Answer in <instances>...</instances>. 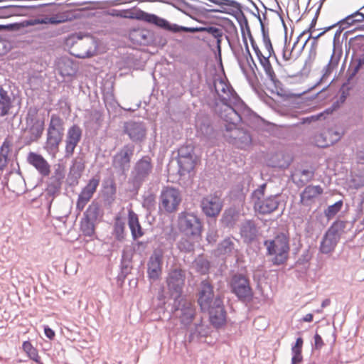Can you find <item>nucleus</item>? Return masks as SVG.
<instances>
[{"label": "nucleus", "instance_id": "f257e3e1", "mask_svg": "<svg viewBox=\"0 0 364 364\" xmlns=\"http://www.w3.org/2000/svg\"><path fill=\"white\" fill-rule=\"evenodd\" d=\"M214 87L218 95L213 107L214 112L225 124V129L230 132L229 142L238 149H246L252 144V136L237 125L244 120L245 113L250 112L243 101L232 86L223 80L215 81Z\"/></svg>", "mask_w": 364, "mask_h": 364}, {"label": "nucleus", "instance_id": "f03ea898", "mask_svg": "<svg viewBox=\"0 0 364 364\" xmlns=\"http://www.w3.org/2000/svg\"><path fill=\"white\" fill-rule=\"evenodd\" d=\"M215 5V8L205 9V16L208 18L215 19L226 23H248L250 16L255 18L259 23H284L280 14L272 9L266 10L262 14L256 15L246 9L242 10L240 4L233 0H209Z\"/></svg>", "mask_w": 364, "mask_h": 364}, {"label": "nucleus", "instance_id": "7ed1b4c3", "mask_svg": "<svg viewBox=\"0 0 364 364\" xmlns=\"http://www.w3.org/2000/svg\"><path fill=\"white\" fill-rule=\"evenodd\" d=\"M198 303L202 311L208 313L215 327H220L225 323L226 311L223 300L220 296H215L213 287L208 280L201 282Z\"/></svg>", "mask_w": 364, "mask_h": 364}, {"label": "nucleus", "instance_id": "20e7f679", "mask_svg": "<svg viewBox=\"0 0 364 364\" xmlns=\"http://www.w3.org/2000/svg\"><path fill=\"white\" fill-rule=\"evenodd\" d=\"M267 257L274 266L284 264L288 259L290 251L289 237L284 232L277 233L273 238L264 241Z\"/></svg>", "mask_w": 364, "mask_h": 364}, {"label": "nucleus", "instance_id": "39448f33", "mask_svg": "<svg viewBox=\"0 0 364 364\" xmlns=\"http://www.w3.org/2000/svg\"><path fill=\"white\" fill-rule=\"evenodd\" d=\"M65 43L70 47L71 55L78 58H90L97 51V43L94 37L81 32L75 33L69 36Z\"/></svg>", "mask_w": 364, "mask_h": 364}, {"label": "nucleus", "instance_id": "423d86ee", "mask_svg": "<svg viewBox=\"0 0 364 364\" xmlns=\"http://www.w3.org/2000/svg\"><path fill=\"white\" fill-rule=\"evenodd\" d=\"M152 159L146 155L138 159L133 166L128 183L132 191L137 192L144 183L149 180L154 172Z\"/></svg>", "mask_w": 364, "mask_h": 364}, {"label": "nucleus", "instance_id": "0eeeda50", "mask_svg": "<svg viewBox=\"0 0 364 364\" xmlns=\"http://www.w3.org/2000/svg\"><path fill=\"white\" fill-rule=\"evenodd\" d=\"M63 134V120L58 115L52 114L47 129V137L44 149L53 157H55L59 151V145L62 141Z\"/></svg>", "mask_w": 364, "mask_h": 364}, {"label": "nucleus", "instance_id": "6e6552de", "mask_svg": "<svg viewBox=\"0 0 364 364\" xmlns=\"http://www.w3.org/2000/svg\"><path fill=\"white\" fill-rule=\"evenodd\" d=\"M177 226L181 235L192 238H200L203 223L199 217L191 212L183 211L178 214Z\"/></svg>", "mask_w": 364, "mask_h": 364}, {"label": "nucleus", "instance_id": "1a4fd4ad", "mask_svg": "<svg viewBox=\"0 0 364 364\" xmlns=\"http://www.w3.org/2000/svg\"><path fill=\"white\" fill-rule=\"evenodd\" d=\"M173 311L186 329L200 316L196 313L194 304L183 297L174 299Z\"/></svg>", "mask_w": 364, "mask_h": 364}, {"label": "nucleus", "instance_id": "9d476101", "mask_svg": "<svg viewBox=\"0 0 364 364\" xmlns=\"http://www.w3.org/2000/svg\"><path fill=\"white\" fill-rule=\"evenodd\" d=\"M230 291L242 302H249L253 298V291L249 279L242 274H234L229 282Z\"/></svg>", "mask_w": 364, "mask_h": 364}, {"label": "nucleus", "instance_id": "9b49d317", "mask_svg": "<svg viewBox=\"0 0 364 364\" xmlns=\"http://www.w3.org/2000/svg\"><path fill=\"white\" fill-rule=\"evenodd\" d=\"M134 151V146L128 144L123 146L113 156L112 166L117 173L124 175L129 171Z\"/></svg>", "mask_w": 364, "mask_h": 364}, {"label": "nucleus", "instance_id": "f8f14e48", "mask_svg": "<svg viewBox=\"0 0 364 364\" xmlns=\"http://www.w3.org/2000/svg\"><path fill=\"white\" fill-rule=\"evenodd\" d=\"M181 200V195L178 188L165 186L160 194V208L169 213H173L177 210Z\"/></svg>", "mask_w": 364, "mask_h": 364}, {"label": "nucleus", "instance_id": "ddd939ff", "mask_svg": "<svg viewBox=\"0 0 364 364\" xmlns=\"http://www.w3.org/2000/svg\"><path fill=\"white\" fill-rule=\"evenodd\" d=\"M284 31H285V41H284V45L283 46L282 50V61H283V65H291L292 63H294L301 54L305 46L306 45L308 42V39L305 41V42L298 47V44L299 42V38L304 33L299 34L297 37L296 41L294 42L293 45L291 46L290 43H287V24H282Z\"/></svg>", "mask_w": 364, "mask_h": 364}, {"label": "nucleus", "instance_id": "4468645a", "mask_svg": "<svg viewBox=\"0 0 364 364\" xmlns=\"http://www.w3.org/2000/svg\"><path fill=\"white\" fill-rule=\"evenodd\" d=\"M264 187L265 185L263 184L253 193V196L256 198L254 203L255 209L256 211L263 215L274 212L277 209L279 204L277 196H271L262 200L260 198V196H264Z\"/></svg>", "mask_w": 364, "mask_h": 364}, {"label": "nucleus", "instance_id": "2eb2a0df", "mask_svg": "<svg viewBox=\"0 0 364 364\" xmlns=\"http://www.w3.org/2000/svg\"><path fill=\"white\" fill-rule=\"evenodd\" d=\"M64 176L63 171L60 168H57L53 175L49 178L47 187L43 194L48 208H50L55 198L60 193Z\"/></svg>", "mask_w": 364, "mask_h": 364}, {"label": "nucleus", "instance_id": "dca6fc26", "mask_svg": "<svg viewBox=\"0 0 364 364\" xmlns=\"http://www.w3.org/2000/svg\"><path fill=\"white\" fill-rule=\"evenodd\" d=\"M156 26H159L161 28L171 31L174 33L180 32V31H186V32H198V31H206L210 36H211L214 41H215L218 49H220V43L223 37V32L220 29L209 27H184V26H178L177 24H156Z\"/></svg>", "mask_w": 364, "mask_h": 364}, {"label": "nucleus", "instance_id": "f3484780", "mask_svg": "<svg viewBox=\"0 0 364 364\" xmlns=\"http://www.w3.org/2000/svg\"><path fill=\"white\" fill-rule=\"evenodd\" d=\"M186 273L181 269H171L167 276L166 283L171 296L183 298L181 294L185 284Z\"/></svg>", "mask_w": 364, "mask_h": 364}, {"label": "nucleus", "instance_id": "a211bd4d", "mask_svg": "<svg viewBox=\"0 0 364 364\" xmlns=\"http://www.w3.org/2000/svg\"><path fill=\"white\" fill-rule=\"evenodd\" d=\"M218 191L203 197L200 201L202 212L210 218L218 216L223 208V200Z\"/></svg>", "mask_w": 364, "mask_h": 364}, {"label": "nucleus", "instance_id": "6ab92c4d", "mask_svg": "<svg viewBox=\"0 0 364 364\" xmlns=\"http://www.w3.org/2000/svg\"><path fill=\"white\" fill-rule=\"evenodd\" d=\"M100 177L96 175L90 178L86 186L82 188L76 202V209L78 211H82L87 203L93 197L100 185Z\"/></svg>", "mask_w": 364, "mask_h": 364}, {"label": "nucleus", "instance_id": "aec40b11", "mask_svg": "<svg viewBox=\"0 0 364 364\" xmlns=\"http://www.w3.org/2000/svg\"><path fill=\"white\" fill-rule=\"evenodd\" d=\"M316 24H310V27L309 28V32L310 33L309 37L307 38L308 41L310 38H312V41L310 44V48L308 52V55L304 62V69L309 71L312 67L314 62L316 60L317 55V48H318V41L317 39L321 37L323 34H324L326 31L331 29L333 27L337 26L338 24H332L331 26L325 28L323 31L319 33V34L314 36V32L315 31L314 26Z\"/></svg>", "mask_w": 364, "mask_h": 364}, {"label": "nucleus", "instance_id": "412c9836", "mask_svg": "<svg viewBox=\"0 0 364 364\" xmlns=\"http://www.w3.org/2000/svg\"><path fill=\"white\" fill-rule=\"evenodd\" d=\"M82 138V129L77 124L71 126L67 132L65 139V157L71 156Z\"/></svg>", "mask_w": 364, "mask_h": 364}, {"label": "nucleus", "instance_id": "4be33fe9", "mask_svg": "<svg viewBox=\"0 0 364 364\" xmlns=\"http://www.w3.org/2000/svg\"><path fill=\"white\" fill-rule=\"evenodd\" d=\"M124 131L134 142L141 141L146 134L145 125L140 122L129 121L125 122Z\"/></svg>", "mask_w": 364, "mask_h": 364}, {"label": "nucleus", "instance_id": "5701e85b", "mask_svg": "<svg viewBox=\"0 0 364 364\" xmlns=\"http://www.w3.org/2000/svg\"><path fill=\"white\" fill-rule=\"evenodd\" d=\"M129 38L130 41L137 45L148 46L154 42V33L145 28H133L129 31Z\"/></svg>", "mask_w": 364, "mask_h": 364}, {"label": "nucleus", "instance_id": "b1692460", "mask_svg": "<svg viewBox=\"0 0 364 364\" xmlns=\"http://www.w3.org/2000/svg\"><path fill=\"white\" fill-rule=\"evenodd\" d=\"M27 162L33 166L42 177H47L50 173V166L39 154L30 152L27 156Z\"/></svg>", "mask_w": 364, "mask_h": 364}, {"label": "nucleus", "instance_id": "393cba45", "mask_svg": "<svg viewBox=\"0 0 364 364\" xmlns=\"http://www.w3.org/2000/svg\"><path fill=\"white\" fill-rule=\"evenodd\" d=\"M241 33L245 48H242L238 38L236 41H228L231 50L234 56L237 59L239 66H242V60L244 59L247 60V57H245V55H248L250 58V51L248 48L247 39H246V37L245 36V31H241Z\"/></svg>", "mask_w": 364, "mask_h": 364}, {"label": "nucleus", "instance_id": "a878e982", "mask_svg": "<svg viewBox=\"0 0 364 364\" xmlns=\"http://www.w3.org/2000/svg\"><path fill=\"white\" fill-rule=\"evenodd\" d=\"M186 329L189 331V342L199 340L200 338L207 337L210 333L209 326L203 323L201 316L196 318L191 326Z\"/></svg>", "mask_w": 364, "mask_h": 364}, {"label": "nucleus", "instance_id": "bb28decb", "mask_svg": "<svg viewBox=\"0 0 364 364\" xmlns=\"http://www.w3.org/2000/svg\"><path fill=\"white\" fill-rule=\"evenodd\" d=\"M121 16L124 18L140 20L146 23H167L154 14H149L136 9L122 11Z\"/></svg>", "mask_w": 364, "mask_h": 364}, {"label": "nucleus", "instance_id": "cd10ccee", "mask_svg": "<svg viewBox=\"0 0 364 364\" xmlns=\"http://www.w3.org/2000/svg\"><path fill=\"white\" fill-rule=\"evenodd\" d=\"M14 95L10 90H6L0 86V115L4 117L9 114L10 109L14 107Z\"/></svg>", "mask_w": 364, "mask_h": 364}, {"label": "nucleus", "instance_id": "c85d7f7f", "mask_svg": "<svg viewBox=\"0 0 364 364\" xmlns=\"http://www.w3.org/2000/svg\"><path fill=\"white\" fill-rule=\"evenodd\" d=\"M323 192L322 187L319 185H309L306 186L300 194V201L304 205H310L315 201V199Z\"/></svg>", "mask_w": 364, "mask_h": 364}, {"label": "nucleus", "instance_id": "c756f323", "mask_svg": "<svg viewBox=\"0 0 364 364\" xmlns=\"http://www.w3.org/2000/svg\"><path fill=\"white\" fill-rule=\"evenodd\" d=\"M162 257L159 254L152 255L148 262L147 274L149 279L156 280L159 278L162 268Z\"/></svg>", "mask_w": 364, "mask_h": 364}, {"label": "nucleus", "instance_id": "7c9ffc66", "mask_svg": "<svg viewBox=\"0 0 364 364\" xmlns=\"http://www.w3.org/2000/svg\"><path fill=\"white\" fill-rule=\"evenodd\" d=\"M258 230L253 220H246L240 228V235L245 242L250 243L255 240L257 236Z\"/></svg>", "mask_w": 364, "mask_h": 364}, {"label": "nucleus", "instance_id": "2f4dec72", "mask_svg": "<svg viewBox=\"0 0 364 364\" xmlns=\"http://www.w3.org/2000/svg\"><path fill=\"white\" fill-rule=\"evenodd\" d=\"M272 55H269V53H267V55H264L260 58H258L260 65L264 69V71L267 75V77L272 82L273 85L275 87H279L282 85L281 82L277 79V75L274 71V69L270 63L269 58Z\"/></svg>", "mask_w": 364, "mask_h": 364}, {"label": "nucleus", "instance_id": "473e14b6", "mask_svg": "<svg viewBox=\"0 0 364 364\" xmlns=\"http://www.w3.org/2000/svg\"><path fill=\"white\" fill-rule=\"evenodd\" d=\"M340 61V55H336L335 53V50L333 49V53L330 58L328 63L323 68L322 70V76L320 78L319 82H325L327 84L326 87H328L333 81L331 80L329 81V77L332 74L333 71L337 68L338 63Z\"/></svg>", "mask_w": 364, "mask_h": 364}, {"label": "nucleus", "instance_id": "72a5a7b5", "mask_svg": "<svg viewBox=\"0 0 364 364\" xmlns=\"http://www.w3.org/2000/svg\"><path fill=\"white\" fill-rule=\"evenodd\" d=\"M128 225L134 240L144 235V232L139 223L138 215L132 210L128 213Z\"/></svg>", "mask_w": 364, "mask_h": 364}, {"label": "nucleus", "instance_id": "f704fd0d", "mask_svg": "<svg viewBox=\"0 0 364 364\" xmlns=\"http://www.w3.org/2000/svg\"><path fill=\"white\" fill-rule=\"evenodd\" d=\"M338 242L336 237L326 232L321 241L319 250L323 254H329L335 250Z\"/></svg>", "mask_w": 364, "mask_h": 364}, {"label": "nucleus", "instance_id": "c9c22d12", "mask_svg": "<svg viewBox=\"0 0 364 364\" xmlns=\"http://www.w3.org/2000/svg\"><path fill=\"white\" fill-rule=\"evenodd\" d=\"M103 212L98 202L93 200L87 207L83 214V217L96 222L102 217Z\"/></svg>", "mask_w": 364, "mask_h": 364}, {"label": "nucleus", "instance_id": "e433bc0d", "mask_svg": "<svg viewBox=\"0 0 364 364\" xmlns=\"http://www.w3.org/2000/svg\"><path fill=\"white\" fill-rule=\"evenodd\" d=\"M11 142L5 139L0 146V171H4L9 161V153L11 151Z\"/></svg>", "mask_w": 364, "mask_h": 364}, {"label": "nucleus", "instance_id": "4c0bfd02", "mask_svg": "<svg viewBox=\"0 0 364 364\" xmlns=\"http://www.w3.org/2000/svg\"><path fill=\"white\" fill-rule=\"evenodd\" d=\"M235 250V243L230 237L225 238L221 241L216 249V253L218 256L231 255Z\"/></svg>", "mask_w": 364, "mask_h": 364}, {"label": "nucleus", "instance_id": "58836bf2", "mask_svg": "<svg viewBox=\"0 0 364 364\" xmlns=\"http://www.w3.org/2000/svg\"><path fill=\"white\" fill-rule=\"evenodd\" d=\"M200 239V238H192L182 235L181 238L177 242V247L182 252H193L195 250L196 242H198Z\"/></svg>", "mask_w": 364, "mask_h": 364}, {"label": "nucleus", "instance_id": "ea45409f", "mask_svg": "<svg viewBox=\"0 0 364 364\" xmlns=\"http://www.w3.org/2000/svg\"><path fill=\"white\" fill-rule=\"evenodd\" d=\"M364 65V53L358 58L353 59L347 70V81L349 82L358 73L360 68Z\"/></svg>", "mask_w": 364, "mask_h": 364}, {"label": "nucleus", "instance_id": "a19ab883", "mask_svg": "<svg viewBox=\"0 0 364 364\" xmlns=\"http://www.w3.org/2000/svg\"><path fill=\"white\" fill-rule=\"evenodd\" d=\"M178 164L180 175L184 176L194 169L196 161L194 157L178 158Z\"/></svg>", "mask_w": 364, "mask_h": 364}, {"label": "nucleus", "instance_id": "79ce46f5", "mask_svg": "<svg viewBox=\"0 0 364 364\" xmlns=\"http://www.w3.org/2000/svg\"><path fill=\"white\" fill-rule=\"evenodd\" d=\"M346 225V221L337 220L331 224L326 232L340 240L341 235L345 232Z\"/></svg>", "mask_w": 364, "mask_h": 364}, {"label": "nucleus", "instance_id": "37998d69", "mask_svg": "<svg viewBox=\"0 0 364 364\" xmlns=\"http://www.w3.org/2000/svg\"><path fill=\"white\" fill-rule=\"evenodd\" d=\"M85 167V162L82 158L74 159L70 168V175L77 181L81 177Z\"/></svg>", "mask_w": 364, "mask_h": 364}, {"label": "nucleus", "instance_id": "c03bdc74", "mask_svg": "<svg viewBox=\"0 0 364 364\" xmlns=\"http://www.w3.org/2000/svg\"><path fill=\"white\" fill-rule=\"evenodd\" d=\"M28 126V132L31 134V140H38L41 136L44 130V122L43 120H36L34 122L30 123V125Z\"/></svg>", "mask_w": 364, "mask_h": 364}, {"label": "nucleus", "instance_id": "a18cd8bd", "mask_svg": "<svg viewBox=\"0 0 364 364\" xmlns=\"http://www.w3.org/2000/svg\"><path fill=\"white\" fill-rule=\"evenodd\" d=\"M312 258V253L311 252L310 247H308L303 250L301 255L295 263V266L297 267L301 266V270L306 272L309 267V262Z\"/></svg>", "mask_w": 364, "mask_h": 364}, {"label": "nucleus", "instance_id": "49530a36", "mask_svg": "<svg viewBox=\"0 0 364 364\" xmlns=\"http://www.w3.org/2000/svg\"><path fill=\"white\" fill-rule=\"evenodd\" d=\"M96 222L82 218L80 221V230L83 235L92 237L95 235Z\"/></svg>", "mask_w": 364, "mask_h": 364}, {"label": "nucleus", "instance_id": "de8ad7c7", "mask_svg": "<svg viewBox=\"0 0 364 364\" xmlns=\"http://www.w3.org/2000/svg\"><path fill=\"white\" fill-rule=\"evenodd\" d=\"M61 74L65 76H72L75 75L77 70V67L70 59H63L60 63Z\"/></svg>", "mask_w": 364, "mask_h": 364}, {"label": "nucleus", "instance_id": "09e8293b", "mask_svg": "<svg viewBox=\"0 0 364 364\" xmlns=\"http://www.w3.org/2000/svg\"><path fill=\"white\" fill-rule=\"evenodd\" d=\"M22 348L30 359L38 364H43L41 361V357L38 355L37 349L32 346L30 341H24L22 345Z\"/></svg>", "mask_w": 364, "mask_h": 364}, {"label": "nucleus", "instance_id": "8fccbe9b", "mask_svg": "<svg viewBox=\"0 0 364 364\" xmlns=\"http://www.w3.org/2000/svg\"><path fill=\"white\" fill-rule=\"evenodd\" d=\"M193 266L198 273L205 274L208 272L210 264L208 259L200 256L195 259Z\"/></svg>", "mask_w": 364, "mask_h": 364}, {"label": "nucleus", "instance_id": "3c124183", "mask_svg": "<svg viewBox=\"0 0 364 364\" xmlns=\"http://www.w3.org/2000/svg\"><path fill=\"white\" fill-rule=\"evenodd\" d=\"M125 223L119 218H117L113 228V235L117 240L122 241L125 237Z\"/></svg>", "mask_w": 364, "mask_h": 364}, {"label": "nucleus", "instance_id": "603ef678", "mask_svg": "<svg viewBox=\"0 0 364 364\" xmlns=\"http://www.w3.org/2000/svg\"><path fill=\"white\" fill-rule=\"evenodd\" d=\"M364 21V6L346 18L339 20L337 23H362Z\"/></svg>", "mask_w": 364, "mask_h": 364}, {"label": "nucleus", "instance_id": "864d4df0", "mask_svg": "<svg viewBox=\"0 0 364 364\" xmlns=\"http://www.w3.org/2000/svg\"><path fill=\"white\" fill-rule=\"evenodd\" d=\"M237 216L235 210H226L223 215L222 221L225 226L232 227L237 220Z\"/></svg>", "mask_w": 364, "mask_h": 364}, {"label": "nucleus", "instance_id": "5fc2aeb1", "mask_svg": "<svg viewBox=\"0 0 364 364\" xmlns=\"http://www.w3.org/2000/svg\"><path fill=\"white\" fill-rule=\"evenodd\" d=\"M261 31L262 33V41L264 46L265 50L267 53H269V55H274L276 58V55L274 53L271 40L269 36L268 30L265 29V24H260Z\"/></svg>", "mask_w": 364, "mask_h": 364}, {"label": "nucleus", "instance_id": "6e6d98bb", "mask_svg": "<svg viewBox=\"0 0 364 364\" xmlns=\"http://www.w3.org/2000/svg\"><path fill=\"white\" fill-rule=\"evenodd\" d=\"M240 26L241 31H244L245 33L247 31V33L248 34V38H250L252 47L257 58H260V57H262L264 55L259 50V47L257 46V43H255V41L252 36L250 28L249 27V24H240Z\"/></svg>", "mask_w": 364, "mask_h": 364}, {"label": "nucleus", "instance_id": "4d7b16f0", "mask_svg": "<svg viewBox=\"0 0 364 364\" xmlns=\"http://www.w3.org/2000/svg\"><path fill=\"white\" fill-rule=\"evenodd\" d=\"M342 207L343 201L338 200L334 204L329 205L324 210V215L328 218V220H330L333 218L341 210Z\"/></svg>", "mask_w": 364, "mask_h": 364}, {"label": "nucleus", "instance_id": "13d9d810", "mask_svg": "<svg viewBox=\"0 0 364 364\" xmlns=\"http://www.w3.org/2000/svg\"><path fill=\"white\" fill-rule=\"evenodd\" d=\"M143 207L145 208L149 212H151L155 209L156 206V196L151 193H148L144 196Z\"/></svg>", "mask_w": 364, "mask_h": 364}, {"label": "nucleus", "instance_id": "bf43d9fd", "mask_svg": "<svg viewBox=\"0 0 364 364\" xmlns=\"http://www.w3.org/2000/svg\"><path fill=\"white\" fill-rule=\"evenodd\" d=\"M194 157V148L192 145L181 146L178 151V158Z\"/></svg>", "mask_w": 364, "mask_h": 364}, {"label": "nucleus", "instance_id": "052dcab7", "mask_svg": "<svg viewBox=\"0 0 364 364\" xmlns=\"http://www.w3.org/2000/svg\"><path fill=\"white\" fill-rule=\"evenodd\" d=\"M245 57H247V60L244 59L242 60V63H243L242 65V66H240V68L242 70V73L245 75H247V67H249L250 70L254 71V67L257 68V65H256L251 54H250V58L246 55H245Z\"/></svg>", "mask_w": 364, "mask_h": 364}, {"label": "nucleus", "instance_id": "680f3d73", "mask_svg": "<svg viewBox=\"0 0 364 364\" xmlns=\"http://www.w3.org/2000/svg\"><path fill=\"white\" fill-rule=\"evenodd\" d=\"M38 109L35 107H31L28 109L27 115H26V123L28 125H30V123L34 122L36 120H38L37 119Z\"/></svg>", "mask_w": 364, "mask_h": 364}, {"label": "nucleus", "instance_id": "e2e57ef3", "mask_svg": "<svg viewBox=\"0 0 364 364\" xmlns=\"http://www.w3.org/2000/svg\"><path fill=\"white\" fill-rule=\"evenodd\" d=\"M31 24H0V31H18L21 27L30 26Z\"/></svg>", "mask_w": 364, "mask_h": 364}, {"label": "nucleus", "instance_id": "0e129e2a", "mask_svg": "<svg viewBox=\"0 0 364 364\" xmlns=\"http://www.w3.org/2000/svg\"><path fill=\"white\" fill-rule=\"evenodd\" d=\"M301 175L305 177L304 180H300L301 184L304 186L306 183L310 181L313 178L314 172L313 171L304 169L301 171Z\"/></svg>", "mask_w": 364, "mask_h": 364}, {"label": "nucleus", "instance_id": "69168bd1", "mask_svg": "<svg viewBox=\"0 0 364 364\" xmlns=\"http://www.w3.org/2000/svg\"><path fill=\"white\" fill-rule=\"evenodd\" d=\"M304 341L301 337L296 338L295 344L291 347V353H297L302 352Z\"/></svg>", "mask_w": 364, "mask_h": 364}, {"label": "nucleus", "instance_id": "338daca9", "mask_svg": "<svg viewBox=\"0 0 364 364\" xmlns=\"http://www.w3.org/2000/svg\"><path fill=\"white\" fill-rule=\"evenodd\" d=\"M314 348L316 350H320L322 348V347L324 346L323 341L321 338V336L316 333L314 337Z\"/></svg>", "mask_w": 364, "mask_h": 364}, {"label": "nucleus", "instance_id": "774afa93", "mask_svg": "<svg viewBox=\"0 0 364 364\" xmlns=\"http://www.w3.org/2000/svg\"><path fill=\"white\" fill-rule=\"evenodd\" d=\"M303 360V356L301 353H292V358L291 364H298L301 363Z\"/></svg>", "mask_w": 364, "mask_h": 364}]
</instances>
